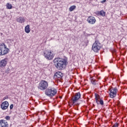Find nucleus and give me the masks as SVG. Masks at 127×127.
<instances>
[{"instance_id":"4468645a","label":"nucleus","mask_w":127,"mask_h":127,"mask_svg":"<svg viewBox=\"0 0 127 127\" xmlns=\"http://www.w3.org/2000/svg\"><path fill=\"white\" fill-rule=\"evenodd\" d=\"M17 22H19L20 23H23L25 22V18L23 17H20L16 19Z\"/></svg>"},{"instance_id":"9d476101","label":"nucleus","mask_w":127,"mask_h":127,"mask_svg":"<svg viewBox=\"0 0 127 127\" xmlns=\"http://www.w3.org/2000/svg\"><path fill=\"white\" fill-rule=\"evenodd\" d=\"M8 106H9L8 102L4 101L1 103L0 108L3 110H6V109L8 108Z\"/></svg>"},{"instance_id":"5701e85b","label":"nucleus","mask_w":127,"mask_h":127,"mask_svg":"<svg viewBox=\"0 0 127 127\" xmlns=\"http://www.w3.org/2000/svg\"><path fill=\"white\" fill-rule=\"evenodd\" d=\"M5 119L7 120V121H9V120H10V117L9 116H6L5 117Z\"/></svg>"},{"instance_id":"412c9836","label":"nucleus","mask_w":127,"mask_h":127,"mask_svg":"<svg viewBox=\"0 0 127 127\" xmlns=\"http://www.w3.org/2000/svg\"><path fill=\"white\" fill-rule=\"evenodd\" d=\"M95 100H100V96L98 95H95Z\"/></svg>"},{"instance_id":"1a4fd4ad","label":"nucleus","mask_w":127,"mask_h":127,"mask_svg":"<svg viewBox=\"0 0 127 127\" xmlns=\"http://www.w3.org/2000/svg\"><path fill=\"white\" fill-rule=\"evenodd\" d=\"M87 21L90 24H95L96 23V18L93 16H89L88 17Z\"/></svg>"},{"instance_id":"f8f14e48","label":"nucleus","mask_w":127,"mask_h":127,"mask_svg":"<svg viewBox=\"0 0 127 127\" xmlns=\"http://www.w3.org/2000/svg\"><path fill=\"white\" fill-rule=\"evenodd\" d=\"M0 127H8V123L4 120H0Z\"/></svg>"},{"instance_id":"a211bd4d","label":"nucleus","mask_w":127,"mask_h":127,"mask_svg":"<svg viewBox=\"0 0 127 127\" xmlns=\"http://www.w3.org/2000/svg\"><path fill=\"white\" fill-rule=\"evenodd\" d=\"M99 14H100V15H101V16H105L106 15V12L104 11V10H101L99 13Z\"/></svg>"},{"instance_id":"423d86ee","label":"nucleus","mask_w":127,"mask_h":127,"mask_svg":"<svg viewBox=\"0 0 127 127\" xmlns=\"http://www.w3.org/2000/svg\"><path fill=\"white\" fill-rule=\"evenodd\" d=\"M44 56L47 60H52L54 58V54L51 50H47L44 53Z\"/></svg>"},{"instance_id":"dca6fc26","label":"nucleus","mask_w":127,"mask_h":127,"mask_svg":"<svg viewBox=\"0 0 127 127\" xmlns=\"http://www.w3.org/2000/svg\"><path fill=\"white\" fill-rule=\"evenodd\" d=\"M90 81L93 85H97V81L93 77L90 78Z\"/></svg>"},{"instance_id":"393cba45","label":"nucleus","mask_w":127,"mask_h":127,"mask_svg":"<svg viewBox=\"0 0 127 127\" xmlns=\"http://www.w3.org/2000/svg\"><path fill=\"white\" fill-rule=\"evenodd\" d=\"M12 109H13V104H11L10 106V110H12Z\"/></svg>"},{"instance_id":"0eeeda50","label":"nucleus","mask_w":127,"mask_h":127,"mask_svg":"<svg viewBox=\"0 0 127 127\" xmlns=\"http://www.w3.org/2000/svg\"><path fill=\"white\" fill-rule=\"evenodd\" d=\"M110 93L109 96L110 98L114 99L117 96V92H118V89L116 88L112 87L109 89Z\"/></svg>"},{"instance_id":"39448f33","label":"nucleus","mask_w":127,"mask_h":127,"mask_svg":"<svg viewBox=\"0 0 127 127\" xmlns=\"http://www.w3.org/2000/svg\"><path fill=\"white\" fill-rule=\"evenodd\" d=\"M102 47V45L98 40H96L95 42L92 45V49L94 52H98L101 48Z\"/></svg>"},{"instance_id":"6e6552de","label":"nucleus","mask_w":127,"mask_h":127,"mask_svg":"<svg viewBox=\"0 0 127 127\" xmlns=\"http://www.w3.org/2000/svg\"><path fill=\"white\" fill-rule=\"evenodd\" d=\"M81 98V94L80 92H77L75 94L74 96L72 98V104H75Z\"/></svg>"},{"instance_id":"20e7f679","label":"nucleus","mask_w":127,"mask_h":127,"mask_svg":"<svg viewBox=\"0 0 127 127\" xmlns=\"http://www.w3.org/2000/svg\"><path fill=\"white\" fill-rule=\"evenodd\" d=\"M38 89L41 91H44L48 88V82L44 80H42L39 83Z\"/></svg>"},{"instance_id":"f3484780","label":"nucleus","mask_w":127,"mask_h":127,"mask_svg":"<svg viewBox=\"0 0 127 127\" xmlns=\"http://www.w3.org/2000/svg\"><path fill=\"white\" fill-rule=\"evenodd\" d=\"M6 6L7 9H11V8H12V5L9 3H7Z\"/></svg>"},{"instance_id":"7ed1b4c3","label":"nucleus","mask_w":127,"mask_h":127,"mask_svg":"<svg viewBox=\"0 0 127 127\" xmlns=\"http://www.w3.org/2000/svg\"><path fill=\"white\" fill-rule=\"evenodd\" d=\"M9 52V49L6 47L4 43L0 44V56L7 54Z\"/></svg>"},{"instance_id":"9b49d317","label":"nucleus","mask_w":127,"mask_h":127,"mask_svg":"<svg viewBox=\"0 0 127 127\" xmlns=\"http://www.w3.org/2000/svg\"><path fill=\"white\" fill-rule=\"evenodd\" d=\"M63 77V73L60 71L57 72L54 75V78H57L58 80H61Z\"/></svg>"},{"instance_id":"4be33fe9","label":"nucleus","mask_w":127,"mask_h":127,"mask_svg":"<svg viewBox=\"0 0 127 127\" xmlns=\"http://www.w3.org/2000/svg\"><path fill=\"white\" fill-rule=\"evenodd\" d=\"M119 124L118 123H115L113 126L112 127H119Z\"/></svg>"},{"instance_id":"f257e3e1","label":"nucleus","mask_w":127,"mask_h":127,"mask_svg":"<svg viewBox=\"0 0 127 127\" xmlns=\"http://www.w3.org/2000/svg\"><path fill=\"white\" fill-rule=\"evenodd\" d=\"M54 63L58 70H64L66 66H67V64H68V62H67V60H65V59H62L60 58H57L54 59Z\"/></svg>"},{"instance_id":"bb28decb","label":"nucleus","mask_w":127,"mask_h":127,"mask_svg":"<svg viewBox=\"0 0 127 127\" xmlns=\"http://www.w3.org/2000/svg\"><path fill=\"white\" fill-rule=\"evenodd\" d=\"M96 102L97 104H99V102H100V100H99V99H96Z\"/></svg>"},{"instance_id":"2eb2a0df","label":"nucleus","mask_w":127,"mask_h":127,"mask_svg":"<svg viewBox=\"0 0 127 127\" xmlns=\"http://www.w3.org/2000/svg\"><path fill=\"white\" fill-rule=\"evenodd\" d=\"M25 32H26V33H29V32H30V26L29 25H27L25 27Z\"/></svg>"},{"instance_id":"aec40b11","label":"nucleus","mask_w":127,"mask_h":127,"mask_svg":"<svg viewBox=\"0 0 127 127\" xmlns=\"http://www.w3.org/2000/svg\"><path fill=\"white\" fill-rule=\"evenodd\" d=\"M99 103H100V105H101V106H103L104 105V101H103V100H102L101 99H100Z\"/></svg>"},{"instance_id":"f03ea898","label":"nucleus","mask_w":127,"mask_h":127,"mask_svg":"<svg viewBox=\"0 0 127 127\" xmlns=\"http://www.w3.org/2000/svg\"><path fill=\"white\" fill-rule=\"evenodd\" d=\"M57 94V89L55 87H50L45 91V94L48 97H54Z\"/></svg>"},{"instance_id":"a878e982","label":"nucleus","mask_w":127,"mask_h":127,"mask_svg":"<svg viewBox=\"0 0 127 127\" xmlns=\"http://www.w3.org/2000/svg\"><path fill=\"white\" fill-rule=\"evenodd\" d=\"M6 99H8V97L7 96H5L3 98V101H4V100H6Z\"/></svg>"},{"instance_id":"6ab92c4d","label":"nucleus","mask_w":127,"mask_h":127,"mask_svg":"<svg viewBox=\"0 0 127 127\" xmlns=\"http://www.w3.org/2000/svg\"><path fill=\"white\" fill-rule=\"evenodd\" d=\"M76 8V6L75 5H72L69 8V11H73L74 9Z\"/></svg>"},{"instance_id":"ddd939ff","label":"nucleus","mask_w":127,"mask_h":127,"mask_svg":"<svg viewBox=\"0 0 127 127\" xmlns=\"http://www.w3.org/2000/svg\"><path fill=\"white\" fill-rule=\"evenodd\" d=\"M6 64H7V59H4L0 62V67L2 68L4 66H6Z\"/></svg>"},{"instance_id":"b1692460","label":"nucleus","mask_w":127,"mask_h":127,"mask_svg":"<svg viewBox=\"0 0 127 127\" xmlns=\"http://www.w3.org/2000/svg\"><path fill=\"white\" fill-rule=\"evenodd\" d=\"M9 71H10V69L9 68H7L6 71H5V73H7V74H8L9 73Z\"/></svg>"},{"instance_id":"cd10ccee","label":"nucleus","mask_w":127,"mask_h":127,"mask_svg":"<svg viewBox=\"0 0 127 127\" xmlns=\"http://www.w3.org/2000/svg\"><path fill=\"white\" fill-rule=\"evenodd\" d=\"M106 1V0H103L101 1L102 3H105V2Z\"/></svg>"}]
</instances>
